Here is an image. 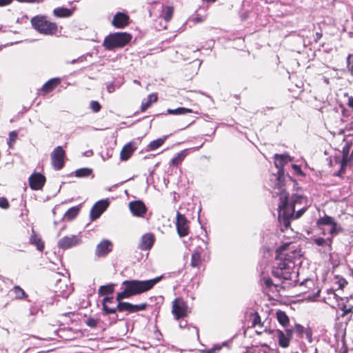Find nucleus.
Masks as SVG:
<instances>
[{
    "label": "nucleus",
    "instance_id": "1a4fd4ad",
    "mask_svg": "<svg viewBox=\"0 0 353 353\" xmlns=\"http://www.w3.org/2000/svg\"><path fill=\"white\" fill-rule=\"evenodd\" d=\"M82 242L81 236L79 235H72L64 236L59 240L57 245L62 250H68L71 248L80 245Z\"/></svg>",
    "mask_w": 353,
    "mask_h": 353
},
{
    "label": "nucleus",
    "instance_id": "a878e982",
    "mask_svg": "<svg viewBox=\"0 0 353 353\" xmlns=\"http://www.w3.org/2000/svg\"><path fill=\"white\" fill-rule=\"evenodd\" d=\"M188 154V150H183L180 152L177 153L176 155L172 159L171 165L177 166L179 165L185 158Z\"/></svg>",
    "mask_w": 353,
    "mask_h": 353
},
{
    "label": "nucleus",
    "instance_id": "ddd939ff",
    "mask_svg": "<svg viewBox=\"0 0 353 353\" xmlns=\"http://www.w3.org/2000/svg\"><path fill=\"white\" fill-rule=\"evenodd\" d=\"M129 208L132 215L138 217H143L147 212L145 205L140 200L130 202Z\"/></svg>",
    "mask_w": 353,
    "mask_h": 353
},
{
    "label": "nucleus",
    "instance_id": "ea45409f",
    "mask_svg": "<svg viewBox=\"0 0 353 353\" xmlns=\"http://www.w3.org/2000/svg\"><path fill=\"white\" fill-rule=\"evenodd\" d=\"M103 310L105 312L106 314H114L117 311V307H110L108 305L103 303Z\"/></svg>",
    "mask_w": 353,
    "mask_h": 353
},
{
    "label": "nucleus",
    "instance_id": "c756f323",
    "mask_svg": "<svg viewBox=\"0 0 353 353\" xmlns=\"http://www.w3.org/2000/svg\"><path fill=\"white\" fill-rule=\"evenodd\" d=\"M276 318L278 321L282 325L283 327H286L289 323V318L286 315L285 312L279 310L276 312Z\"/></svg>",
    "mask_w": 353,
    "mask_h": 353
},
{
    "label": "nucleus",
    "instance_id": "680f3d73",
    "mask_svg": "<svg viewBox=\"0 0 353 353\" xmlns=\"http://www.w3.org/2000/svg\"><path fill=\"white\" fill-rule=\"evenodd\" d=\"M80 59H81V58H79L77 59H73V60L71 61L70 63L74 64V63H75L76 62H77Z\"/></svg>",
    "mask_w": 353,
    "mask_h": 353
},
{
    "label": "nucleus",
    "instance_id": "f3484780",
    "mask_svg": "<svg viewBox=\"0 0 353 353\" xmlns=\"http://www.w3.org/2000/svg\"><path fill=\"white\" fill-rule=\"evenodd\" d=\"M154 243V236L151 233H147L141 236L139 248L141 250H150Z\"/></svg>",
    "mask_w": 353,
    "mask_h": 353
},
{
    "label": "nucleus",
    "instance_id": "052dcab7",
    "mask_svg": "<svg viewBox=\"0 0 353 353\" xmlns=\"http://www.w3.org/2000/svg\"><path fill=\"white\" fill-rule=\"evenodd\" d=\"M344 284H347V282L345 279L340 281V286L342 287Z\"/></svg>",
    "mask_w": 353,
    "mask_h": 353
},
{
    "label": "nucleus",
    "instance_id": "bf43d9fd",
    "mask_svg": "<svg viewBox=\"0 0 353 353\" xmlns=\"http://www.w3.org/2000/svg\"><path fill=\"white\" fill-rule=\"evenodd\" d=\"M221 349V347L220 346H218V345H215L212 349H211L210 350V352H212L214 351H215L216 350H220Z\"/></svg>",
    "mask_w": 353,
    "mask_h": 353
},
{
    "label": "nucleus",
    "instance_id": "774afa93",
    "mask_svg": "<svg viewBox=\"0 0 353 353\" xmlns=\"http://www.w3.org/2000/svg\"><path fill=\"white\" fill-rule=\"evenodd\" d=\"M351 157H353V150H352V154H351Z\"/></svg>",
    "mask_w": 353,
    "mask_h": 353
},
{
    "label": "nucleus",
    "instance_id": "7c9ffc66",
    "mask_svg": "<svg viewBox=\"0 0 353 353\" xmlns=\"http://www.w3.org/2000/svg\"><path fill=\"white\" fill-rule=\"evenodd\" d=\"M168 113L170 114H184L192 112V110L189 108L180 107L176 109H168Z\"/></svg>",
    "mask_w": 353,
    "mask_h": 353
},
{
    "label": "nucleus",
    "instance_id": "9d476101",
    "mask_svg": "<svg viewBox=\"0 0 353 353\" xmlns=\"http://www.w3.org/2000/svg\"><path fill=\"white\" fill-rule=\"evenodd\" d=\"M204 248L199 245L192 252L191 257L190 265L192 268H199L203 259L202 255L204 254L205 250H208V242L203 241Z\"/></svg>",
    "mask_w": 353,
    "mask_h": 353
},
{
    "label": "nucleus",
    "instance_id": "e2e57ef3",
    "mask_svg": "<svg viewBox=\"0 0 353 353\" xmlns=\"http://www.w3.org/2000/svg\"><path fill=\"white\" fill-rule=\"evenodd\" d=\"M179 326H180L181 327H185V326H186V323H183V322H181V323H180V324H179Z\"/></svg>",
    "mask_w": 353,
    "mask_h": 353
},
{
    "label": "nucleus",
    "instance_id": "2eb2a0df",
    "mask_svg": "<svg viewBox=\"0 0 353 353\" xmlns=\"http://www.w3.org/2000/svg\"><path fill=\"white\" fill-rule=\"evenodd\" d=\"M112 247L110 241L104 239L97 245L95 254L99 257L105 256L112 250Z\"/></svg>",
    "mask_w": 353,
    "mask_h": 353
},
{
    "label": "nucleus",
    "instance_id": "423d86ee",
    "mask_svg": "<svg viewBox=\"0 0 353 353\" xmlns=\"http://www.w3.org/2000/svg\"><path fill=\"white\" fill-rule=\"evenodd\" d=\"M274 165L279 169L278 176L274 175L273 177L275 181V185L274 187V191H281L285 188V184L283 183V174L282 168L288 162L291 161V157L288 154H279L274 155Z\"/></svg>",
    "mask_w": 353,
    "mask_h": 353
},
{
    "label": "nucleus",
    "instance_id": "0eeeda50",
    "mask_svg": "<svg viewBox=\"0 0 353 353\" xmlns=\"http://www.w3.org/2000/svg\"><path fill=\"white\" fill-rule=\"evenodd\" d=\"M172 312L177 320L185 317L188 314L187 303L181 298L175 299L172 302Z\"/></svg>",
    "mask_w": 353,
    "mask_h": 353
},
{
    "label": "nucleus",
    "instance_id": "0e129e2a",
    "mask_svg": "<svg viewBox=\"0 0 353 353\" xmlns=\"http://www.w3.org/2000/svg\"><path fill=\"white\" fill-rule=\"evenodd\" d=\"M110 157H111V156H110V155H109V154H108V153H107V154H106V155H105V158H106V159H108V158H110Z\"/></svg>",
    "mask_w": 353,
    "mask_h": 353
},
{
    "label": "nucleus",
    "instance_id": "a211bd4d",
    "mask_svg": "<svg viewBox=\"0 0 353 353\" xmlns=\"http://www.w3.org/2000/svg\"><path fill=\"white\" fill-rule=\"evenodd\" d=\"M312 241L318 246L323 248V252L325 253L332 250V237H327L324 239L322 237H318L312 239Z\"/></svg>",
    "mask_w": 353,
    "mask_h": 353
},
{
    "label": "nucleus",
    "instance_id": "f704fd0d",
    "mask_svg": "<svg viewBox=\"0 0 353 353\" xmlns=\"http://www.w3.org/2000/svg\"><path fill=\"white\" fill-rule=\"evenodd\" d=\"M174 13V8L172 6H166L163 11V19L166 22H168L172 17Z\"/></svg>",
    "mask_w": 353,
    "mask_h": 353
},
{
    "label": "nucleus",
    "instance_id": "6ab92c4d",
    "mask_svg": "<svg viewBox=\"0 0 353 353\" xmlns=\"http://www.w3.org/2000/svg\"><path fill=\"white\" fill-rule=\"evenodd\" d=\"M137 146L134 142H130L125 145L120 153V158L122 161H127L136 150Z\"/></svg>",
    "mask_w": 353,
    "mask_h": 353
},
{
    "label": "nucleus",
    "instance_id": "69168bd1",
    "mask_svg": "<svg viewBox=\"0 0 353 353\" xmlns=\"http://www.w3.org/2000/svg\"><path fill=\"white\" fill-rule=\"evenodd\" d=\"M103 159L105 161L106 159L104 155H102Z\"/></svg>",
    "mask_w": 353,
    "mask_h": 353
},
{
    "label": "nucleus",
    "instance_id": "c9c22d12",
    "mask_svg": "<svg viewBox=\"0 0 353 353\" xmlns=\"http://www.w3.org/2000/svg\"><path fill=\"white\" fill-rule=\"evenodd\" d=\"M330 226L331 228L329 231V233L331 235L330 237L332 238L333 237V236L337 234L342 230L341 227L339 225H338L336 222H334L333 224H332Z\"/></svg>",
    "mask_w": 353,
    "mask_h": 353
},
{
    "label": "nucleus",
    "instance_id": "393cba45",
    "mask_svg": "<svg viewBox=\"0 0 353 353\" xmlns=\"http://www.w3.org/2000/svg\"><path fill=\"white\" fill-rule=\"evenodd\" d=\"M79 211L80 208L79 206L72 207L65 212L63 218L68 221H71L78 215Z\"/></svg>",
    "mask_w": 353,
    "mask_h": 353
},
{
    "label": "nucleus",
    "instance_id": "aec40b11",
    "mask_svg": "<svg viewBox=\"0 0 353 353\" xmlns=\"http://www.w3.org/2000/svg\"><path fill=\"white\" fill-rule=\"evenodd\" d=\"M56 293L57 296H62L63 298H68L71 293V288L68 286L65 283H63L61 279L58 280V283L56 285Z\"/></svg>",
    "mask_w": 353,
    "mask_h": 353
},
{
    "label": "nucleus",
    "instance_id": "72a5a7b5",
    "mask_svg": "<svg viewBox=\"0 0 353 353\" xmlns=\"http://www.w3.org/2000/svg\"><path fill=\"white\" fill-rule=\"evenodd\" d=\"M334 222V219L330 216L325 215L322 218H320L317 221V224L319 225H331Z\"/></svg>",
    "mask_w": 353,
    "mask_h": 353
},
{
    "label": "nucleus",
    "instance_id": "c03bdc74",
    "mask_svg": "<svg viewBox=\"0 0 353 353\" xmlns=\"http://www.w3.org/2000/svg\"><path fill=\"white\" fill-rule=\"evenodd\" d=\"M347 163V159L345 157L343 158L341 161V168L339 171L338 175H341L345 172V168L346 167Z\"/></svg>",
    "mask_w": 353,
    "mask_h": 353
},
{
    "label": "nucleus",
    "instance_id": "6e6d98bb",
    "mask_svg": "<svg viewBox=\"0 0 353 353\" xmlns=\"http://www.w3.org/2000/svg\"><path fill=\"white\" fill-rule=\"evenodd\" d=\"M321 37H322V34L321 32H316L315 41L317 42Z\"/></svg>",
    "mask_w": 353,
    "mask_h": 353
},
{
    "label": "nucleus",
    "instance_id": "13d9d810",
    "mask_svg": "<svg viewBox=\"0 0 353 353\" xmlns=\"http://www.w3.org/2000/svg\"><path fill=\"white\" fill-rule=\"evenodd\" d=\"M92 154H93V152H92V150H88V151H86V152H85V155L86 157H90V156H92Z\"/></svg>",
    "mask_w": 353,
    "mask_h": 353
},
{
    "label": "nucleus",
    "instance_id": "4d7b16f0",
    "mask_svg": "<svg viewBox=\"0 0 353 353\" xmlns=\"http://www.w3.org/2000/svg\"><path fill=\"white\" fill-rule=\"evenodd\" d=\"M292 168H293V169H294L296 172H301V168H299V165H292Z\"/></svg>",
    "mask_w": 353,
    "mask_h": 353
},
{
    "label": "nucleus",
    "instance_id": "3c124183",
    "mask_svg": "<svg viewBox=\"0 0 353 353\" xmlns=\"http://www.w3.org/2000/svg\"><path fill=\"white\" fill-rule=\"evenodd\" d=\"M12 0H0V6H3L11 3Z\"/></svg>",
    "mask_w": 353,
    "mask_h": 353
},
{
    "label": "nucleus",
    "instance_id": "bb28decb",
    "mask_svg": "<svg viewBox=\"0 0 353 353\" xmlns=\"http://www.w3.org/2000/svg\"><path fill=\"white\" fill-rule=\"evenodd\" d=\"M276 332L279 345L283 348L288 347L290 344V339L282 331L277 330Z\"/></svg>",
    "mask_w": 353,
    "mask_h": 353
},
{
    "label": "nucleus",
    "instance_id": "9b49d317",
    "mask_svg": "<svg viewBox=\"0 0 353 353\" xmlns=\"http://www.w3.org/2000/svg\"><path fill=\"white\" fill-rule=\"evenodd\" d=\"M176 226L177 233L181 237L185 236L189 233L188 221L185 216L177 212L176 216Z\"/></svg>",
    "mask_w": 353,
    "mask_h": 353
},
{
    "label": "nucleus",
    "instance_id": "c85d7f7f",
    "mask_svg": "<svg viewBox=\"0 0 353 353\" xmlns=\"http://www.w3.org/2000/svg\"><path fill=\"white\" fill-rule=\"evenodd\" d=\"M167 137H163L156 140H154L150 143L148 145V150H154L161 146L166 140Z\"/></svg>",
    "mask_w": 353,
    "mask_h": 353
},
{
    "label": "nucleus",
    "instance_id": "2f4dec72",
    "mask_svg": "<svg viewBox=\"0 0 353 353\" xmlns=\"http://www.w3.org/2000/svg\"><path fill=\"white\" fill-rule=\"evenodd\" d=\"M114 284H108L106 285H102L99 290V294L101 295H106L112 294L114 292Z\"/></svg>",
    "mask_w": 353,
    "mask_h": 353
},
{
    "label": "nucleus",
    "instance_id": "79ce46f5",
    "mask_svg": "<svg viewBox=\"0 0 353 353\" xmlns=\"http://www.w3.org/2000/svg\"><path fill=\"white\" fill-rule=\"evenodd\" d=\"M257 325H259L260 326L263 325L259 314L258 313H255L254 314L253 319H252V325L256 326Z\"/></svg>",
    "mask_w": 353,
    "mask_h": 353
},
{
    "label": "nucleus",
    "instance_id": "7ed1b4c3",
    "mask_svg": "<svg viewBox=\"0 0 353 353\" xmlns=\"http://www.w3.org/2000/svg\"><path fill=\"white\" fill-rule=\"evenodd\" d=\"M285 247L276 249V263L272 268V274L280 280H291L294 273L295 263L288 254L283 252Z\"/></svg>",
    "mask_w": 353,
    "mask_h": 353
},
{
    "label": "nucleus",
    "instance_id": "4be33fe9",
    "mask_svg": "<svg viewBox=\"0 0 353 353\" xmlns=\"http://www.w3.org/2000/svg\"><path fill=\"white\" fill-rule=\"evenodd\" d=\"M60 82L61 80L59 78L51 79L43 84L42 90L46 93L50 92L53 90Z\"/></svg>",
    "mask_w": 353,
    "mask_h": 353
},
{
    "label": "nucleus",
    "instance_id": "8fccbe9b",
    "mask_svg": "<svg viewBox=\"0 0 353 353\" xmlns=\"http://www.w3.org/2000/svg\"><path fill=\"white\" fill-rule=\"evenodd\" d=\"M113 302V297H105L103 300V303H105L106 305H108V303H112Z\"/></svg>",
    "mask_w": 353,
    "mask_h": 353
},
{
    "label": "nucleus",
    "instance_id": "20e7f679",
    "mask_svg": "<svg viewBox=\"0 0 353 353\" xmlns=\"http://www.w3.org/2000/svg\"><path fill=\"white\" fill-rule=\"evenodd\" d=\"M30 23L35 30L44 35H54L58 30L57 23L49 21L45 15L33 17L30 20Z\"/></svg>",
    "mask_w": 353,
    "mask_h": 353
},
{
    "label": "nucleus",
    "instance_id": "e433bc0d",
    "mask_svg": "<svg viewBox=\"0 0 353 353\" xmlns=\"http://www.w3.org/2000/svg\"><path fill=\"white\" fill-rule=\"evenodd\" d=\"M17 138V133L16 131H12L9 133V141H8L9 148H12V144L16 141Z\"/></svg>",
    "mask_w": 353,
    "mask_h": 353
},
{
    "label": "nucleus",
    "instance_id": "603ef678",
    "mask_svg": "<svg viewBox=\"0 0 353 353\" xmlns=\"http://www.w3.org/2000/svg\"><path fill=\"white\" fill-rule=\"evenodd\" d=\"M348 152H349V148H343V158L345 157L347 159Z\"/></svg>",
    "mask_w": 353,
    "mask_h": 353
},
{
    "label": "nucleus",
    "instance_id": "37998d69",
    "mask_svg": "<svg viewBox=\"0 0 353 353\" xmlns=\"http://www.w3.org/2000/svg\"><path fill=\"white\" fill-rule=\"evenodd\" d=\"M147 307V303H141L139 305H133L132 304V310H134V312L144 310Z\"/></svg>",
    "mask_w": 353,
    "mask_h": 353
},
{
    "label": "nucleus",
    "instance_id": "cd10ccee",
    "mask_svg": "<svg viewBox=\"0 0 353 353\" xmlns=\"http://www.w3.org/2000/svg\"><path fill=\"white\" fill-rule=\"evenodd\" d=\"M10 292H12L14 294V298L16 299H23L27 297V294L25 291L19 285H15L10 290Z\"/></svg>",
    "mask_w": 353,
    "mask_h": 353
},
{
    "label": "nucleus",
    "instance_id": "5fc2aeb1",
    "mask_svg": "<svg viewBox=\"0 0 353 353\" xmlns=\"http://www.w3.org/2000/svg\"><path fill=\"white\" fill-rule=\"evenodd\" d=\"M292 330H286L285 336H288L290 339L292 337Z\"/></svg>",
    "mask_w": 353,
    "mask_h": 353
},
{
    "label": "nucleus",
    "instance_id": "4c0bfd02",
    "mask_svg": "<svg viewBox=\"0 0 353 353\" xmlns=\"http://www.w3.org/2000/svg\"><path fill=\"white\" fill-rule=\"evenodd\" d=\"M294 330H295V332L296 333V334L299 337L302 338L303 335L304 334V332L306 329H305V327L303 326H302L301 325L296 323V324H295Z\"/></svg>",
    "mask_w": 353,
    "mask_h": 353
},
{
    "label": "nucleus",
    "instance_id": "4468645a",
    "mask_svg": "<svg viewBox=\"0 0 353 353\" xmlns=\"http://www.w3.org/2000/svg\"><path fill=\"white\" fill-rule=\"evenodd\" d=\"M46 182V177L40 173H33L29 177V184L34 190H41Z\"/></svg>",
    "mask_w": 353,
    "mask_h": 353
},
{
    "label": "nucleus",
    "instance_id": "a19ab883",
    "mask_svg": "<svg viewBox=\"0 0 353 353\" xmlns=\"http://www.w3.org/2000/svg\"><path fill=\"white\" fill-rule=\"evenodd\" d=\"M261 281L268 288H271L272 286H276L277 285L274 284L272 279L269 277H263Z\"/></svg>",
    "mask_w": 353,
    "mask_h": 353
},
{
    "label": "nucleus",
    "instance_id": "de8ad7c7",
    "mask_svg": "<svg viewBox=\"0 0 353 353\" xmlns=\"http://www.w3.org/2000/svg\"><path fill=\"white\" fill-rule=\"evenodd\" d=\"M304 334H305L308 342L312 343V330L310 328H307L305 330Z\"/></svg>",
    "mask_w": 353,
    "mask_h": 353
},
{
    "label": "nucleus",
    "instance_id": "864d4df0",
    "mask_svg": "<svg viewBox=\"0 0 353 353\" xmlns=\"http://www.w3.org/2000/svg\"><path fill=\"white\" fill-rule=\"evenodd\" d=\"M348 105H349V107L353 108V97H350L348 98Z\"/></svg>",
    "mask_w": 353,
    "mask_h": 353
},
{
    "label": "nucleus",
    "instance_id": "dca6fc26",
    "mask_svg": "<svg viewBox=\"0 0 353 353\" xmlns=\"http://www.w3.org/2000/svg\"><path fill=\"white\" fill-rule=\"evenodd\" d=\"M129 23V17L123 12H117L113 18L112 24L117 28H123Z\"/></svg>",
    "mask_w": 353,
    "mask_h": 353
},
{
    "label": "nucleus",
    "instance_id": "b1692460",
    "mask_svg": "<svg viewBox=\"0 0 353 353\" xmlns=\"http://www.w3.org/2000/svg\"><path fill=\"white\" fill-rule=\"evenodd\" d=\"M30 242L31 244L34 245L37 250L39 251H43L44 249V243L41 240V239L32 231V234L30 236Z\"/></svg>",
    "mask_w": 353,
    "mask_h": 353
},
{
    "label": "nucleus",
    "instance_id": "473e14b6",
    "mask_svg": "<svg viewBox=\"0 0 353 353\" xmlns=\"http://www.w3.org/2000/svg\"><path fill=\"white\" fill-rule=\"evenodd\" d=\"M92 173V170L88 168H83L77 170L74 172V174L77 177H87L91 175Z\"/></svg>",
    "mask_w": 353,
    "mask_h": 353
},
{
    "label": "nucleus",
    "instance_id": "412c9836",
    "mask_svg": "<svg viewBox=\"0 0 353 353\" xmlns=\"http://www.w3.org/2000/svg\"><path fill=\"white\" fill-rule=\"evenodd\" d=\"M158 99V97L157 94L152 93L148 96L146 99H144L142 101L141 111L145 112L152 103L156 102Z\"/></svg>",
    "mask_w": 353,
    "mask_h": 353
},
{
    "label": "nucleus",
    "instance_id": "338daca9",
    "mask_svg": "<svg viewBox=\"0 0 353 353\" xmlns=\"http://www.w3.org/2000/svg\"><path fill=\"white\" fill-rule=\"evenodd\" d=\"M30 312H31L32 314H34V310H32V309H31L30 310Z\"/></svg>",
    "mask_w": 353,
    "mask_h": 353
},
{
    "label": "nucleus",
    "instance_id": "58836bf2",
    "mask_svg": "<svg viewBox=\"0 0 353 353\" xmlns=\"http://www.w3.org/2000/svg\"><path fill=\"white\" fill-rule=\"evenodd\" d=\"M90 107L94 112H98L101 108V105L97 101H92L90 103Z\"/></svg>",
    "mask_w": 353,
    "mask_h": 353
},
{
    "label": "nucleus",
    "instance_id": "a18cd8bd",
    "mask_svg": "<svg viewBox=\"0 0 353 353\" xmlns=\"http://www.w3.org/2000/svg\"><path fill=\"white\" fill-rule=\"evenodd\" d=\"M97 324H98L97 320H96L93 318H89L86 321V325L90 327H97Z\"/></svg>",
    "mask_w": 353,
    "mask_h": 353
},
{
    "label": "nucleus",
    "instance_id": "39448f33",
    "mask_svg": "<svg viewBox=\"0 0 353 353\" xmlns=\"http://www.w3.org/2000/svg\"><path fill=\"white\" fill-rule=\"evenodd\" d=\"M132 36L126 32H116L106 37L103 41L104 47L108 50L122 48L128 44Z\"/></svg>",
    "mask_w": 353,
    "mask_h": 353
},
{
    "label": "nucleus",
    "instance_id": "f257e3e1",
    "mask_svg": "<svg viewBox=\"0 0 353 353\" xmlns=\"http://www.w3.org/2000/svg\"><path fill=\"white\" fill-rule=\"evenodd\" d=\"M279 196V204L278 206V219L281 225L285 229L290 226V222L293 219L300 218L307 210V205L305 203L296 212L298 205L306 203V199L301 195L293 194L290 197L285 189L281 191H275Z\"/></svg>",
    "mask_w": 353,
    "mask_h": 353
},
{
    "label": "nucleus",
    "instance_id": "f03ea898",
    "mask_svg": "<svg viewBox=\"0 0 353 353\" xmlns=\"http://www.w3.org/2000/svg\"><path fill=\"white\" fill-rule=\"evenodd\" d=\"M163 278V276H157L154 279L139 281V280H126L122 283L124 289L122 292L117 294V301L118 302L117 309L119 312H128L134 313L132 310V304L128 302H121L122 299H128L136 294H140L151 290Z\"/></svg>",
    "mask_w": 353,
    "mask_h": 353
},
{
    "label": "nucleus",
    "instance_id": "f8f14e48",
    "mask_svg": "<svg viewBox=\"0 0 353 353\" xmlns=\"http://www.w3.org/2000/svg\"><path fill=\"white\" fill-rule=\"evenodd\" d=\"M109 205L108 200H100L97 201L91 208L90 210V219L92 221L98 219L101 214L106 210Z\"/></svg>",
    "mask_w": 353,
    "mask_h": 353
},
{
    "label": "nucleus",
    "instance_id": "5701e85b",
    "mask_svg": "<svg viewBox=\"0 0 353 353\" xmlns=\"http://www.w3.org/2000/svg\"><path fill=\"white\" fill-rule=\"evenodd\" d=\"M72 10L63 7L56 8L53 10L54 15L59 18L69 17L72 16Z\"/></svg>",
    "mask_w": 353,
    "mask_h": 353
},
{
    "label": "nucleus",
    "instance_id": "09e8293b",
    "mask_svg": "<svg viewBox=\"0 0 353 353\" xmlns=\"http://www.w3.org/2000/svg\"><path fill=\"white\" fill-rule=\"evenodd\" d=\"M106 88L109 93H112L115 90V85L112 82L107 83Z\"/></svg>",
    "mask_w": 353,
    "mask_h": 353
},
{
    "label": "nucleus",
    "instance_id": "6e6552de",
    "mask_svg": "<svg viewBox=\"0 0 353 353\" xmlns=\"http://www.w3.org/2000/svg\"><path fill=\"white\" fill-rule=\"evenodd\" d=\"M65 152L62 146L56 147L50 154L52 165L56 170H61L64 165Z\"/></svg>",
    "mask_w": 353,
    "mask_h": 353
},
{
    "label": "nucleus",
    "instance_id": "49530a36",
    "mask_svg": "<svg viewBox=\"0 0 353 353\" xmlns=\"http://www.w3.org/2000/svg\"><path fill=\"white\" fill-rule=\"evenodd\" d=\"M9 207V203L8 200L4 197H0V208L3 209H7Z\"/></svg>",
    "mask_w": 353,
    "mask_h": 353
}]
</instances>
